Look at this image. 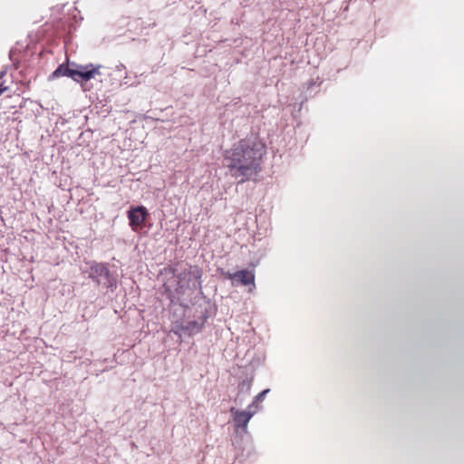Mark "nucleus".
<instances>
[{
    "mask_svg": "<svg viewBox=\"0 0 464 464\" xmlns=\"http://www.w3.org/2000/svg\"><path fill=\"white\" fill-rule=\"evenodd\" d=\"M121 67H123V64L118 65L117 69L121 70Z\"/></svg>",
    "mask_w": 464,
    "mask_h": 464,
    "instance_id": "obj_15",
    "label": "nucleus"
},
{
    "mask_svg": "<svg viewBox=\"0 0 464 464\" xmlns=\"http://www.w3.org/2000/svg\"><path fill=\"white\" fill-rule=\"evenodd\" d=\"M101 67V65L95 66L92 63L85 65L72 64V67L61 64L53 72L51 77L58 78L61 76H67L74 82H86L100 74Z\"/></svg>",
    "mask_w": 464,
    "mask_h": 464,
    "instance_id": "obj_2",
    "label": "nucleus"
},
{
    "mask_svg": "<svg viewBox=\"0 0 464 464\" xmlns=\"http://www.w3.org/2000/svg\"><path fill=\"white\" fill-rule=\"evenodd\" d=\"M121 67H123V64L118 65L117 69L121 70Z\"/></svg>",
    "mask_w": 464,
    "mask_h": 464,
    "instance_id": "obj_16",
    "label": "nucleus"
},
{
    "mask_svg": "<svg viewBox=\"0 0 464 464\" xmlns=\"http://www.w3.org/2000/svg\"><path fill=\"white\" fill-rule=\"evenodd\" d=\"M266 154V147L261 140L256 136L246 137L225 151L224 165L238 183H244L260 171Z\"/></svg>",
    "mask_w": 464,
    "mask_h": 464,
    "instance_id": "obj_1",
    "label": "nucleus"
},
{
    "mask_svg": "<svg viewBox=\"0 0 464 464\" xmlns=\"http://www.w3.org/2000/svg\"><path fill=\"white\" fill-rule=\"evenodd\" d=\"M225 276L233 281V285H250L249 292H252L256 287L255 274L252 271L242 269L235 273L227 272Z\"/></svg>",
    "mask_w": 464,
    "mask_h": 464,
    "instance_id": "obj_4",
    "label": "nucleus"
},
{
    "mask_svg": "<svg viewBox=\"0 0 464 464\" xmlns=\"http://www.w3.org/2000/svg\"><path fill=\"white\" fill-rule=\"evenodd\" d=\"M234 425L237 429H241L246 431L247 424L256 411L252 410V405H249L246 411H238L235 407L230 409Z\"/></svg>",
    "mask_w": 464,
    "mask_h": 464,
    "instance_id": "obj_5",
    "label": "nucleus"
},
{
    "mask_svg": "<svg viewBox=\"0 0 464 464\" xmlns=\"http://www.w3.org/2000/svg\"><path fill=\"white\" fill-rule=\"evenodd\" d=\"M5 74H6L5 71L0 72V95L7 90V87L5 84V82L3 80V78L5 76Z\"/></svg>",
    "mask_w": 464,
    "mask_h": 464,
    "instance_id": "obj_10",
    "label": "nucleus"
},
{
    "mask_svg": "<svg viewBox=\"0 0 464 464\" xmlns=\"http://www.w3.org/2000/svg\"><path fill=\"white\" fill-rule=\"evenodd\" d=\"M148 215L149 213L145 207H131L128 210L127 216L129 224L132 230H136L138 227H140L146 221Z\"/></svg>",
    "mask_w": 464,
    "mask_h": 464,
    "instance_id": "obj_6",
    "label": "nucleus"
},
{
    "mask_svg": "<svg viewBox=\"0 0 464 464\" xmlns=\"http://www.w3.org/2000/svg\"><path fill=\"white\" fill-rule=\"evenodd\" d=\"M207 317V314H204L197 320L188 322L186 325L180 324L181 330L186 332L188 335L197 334L202 330Z\"/></svg>",
    "mask_w": 464,
    "mask_h": 464,
    "instance_id": "obj_7",
    "label": "nucleus"
},
{
    "mask_svg": "<svg viewBox=\"0 0 464 464\" xmlns=\"http://www.w3.org/2000/svg\"><path fill=\"white\" fill-rule=\"evenodd\" d=\"M268 392H269V390H268V389L264 390L263 392H261L260 393H258V394L255 397V399H254L253 402L250 404V405H252V409H253L256 405H257V403H258L259 401H262L265 399V396L266 395V393H267Z\"/></svg>",
    "mask_w": 464,
    "mask_h": 464,
    "instance_id": "obj_9",
    "label": "nucleus"
},
{
    "mask_svg": "<svg viewBox=\"0 0 464 464\" xmlns=\"http://www.w3.org/2000/svg\"><path fill=\"white\" fill-rule=\"evenodd\" d=\"M88 276L97 285H101L107 289L116 287V278L111 274L108 264L106 263L91 262Z\"/></svg>",
    "mask_w": 464,
    "mask_h": 464,
    "instance_id": "obj_3",
    "label": "nucleus"
},
{
    "mask_svg": "<svg viewBox=\"0 0 464 464\" xmlns=\"http://www.w3.org/2000/svg\"><path fill=\"white\" fill-rule=\"evenodd\" d=\"M187 276V274L186 273H181L178 276L179 281L182 280V278H185Z\"/></svg>",
    "mask_w": 464,
    "mask_h": 464,
    "instance_id": "obj_12",
    "label": "nucleus"
},
{
    "mask_svg": "<svg viewBox=\"0 0 464 464\" xmlns=\"http://www.w3.org/2000/svg\"><path fill=\"white\" fill-rule=\"evenodd\" d=\"M251 385L252 383L251 381L249 380H243L238 384V393L234 400L235 403L239 405L243 403V401H245V396L249 394L250 392Z\"/></svg>",
    "mask_w": 464,
    "mask_h": 464,
    "instance_id": "obj_8",
    "label": "nucleus"
},
{
    "mask_svg": "<svg viewBox=\"0 0 464 464\" xmlns=\"http://www.w3.org/2000/svg\"><path fill=\"white\" fill-rule=\"evenodd\" d=\"M121 67H123V64L118 65L117 69L121 70Z\"/></svg>",
    "mask_w": 464,
    "mask_h": 464,
    "instance_id": "obj_14",
    "label": "nucleus"
},
{
    "mask_svg": "<svg viewBox=\"0 0 464 464\" xmlns=\"http://www.w3.org/2000/svg\"><path fill=\"white\" fill-rule=\"evenodd\" d=\"M173 333H174L175 334L180 335V334H181V333H185V332L181 330L180 325H177V326H176V329H175V330H173Z\"/></svg>",
    "mask_w": 464,
    "mask_h": 464,
    "instance_id": "obj_11",
    "label": "nucleus"
},
{
    "mask_svg": "<svg viewBox=\"0 0 464 464\" xmlns=\"http://www.w3.org/2000/svg\"><path fill=\"white\" fill-rule=\"evenodd\" d=\"M121 67H123V64L118 65L117 69L121 70Z\"/></svg>",
    "mask_w": 464,
    "mask_h": 464,
    "instance_id": "obj_13",
    "label": "nucleus"
}]
</instances>
